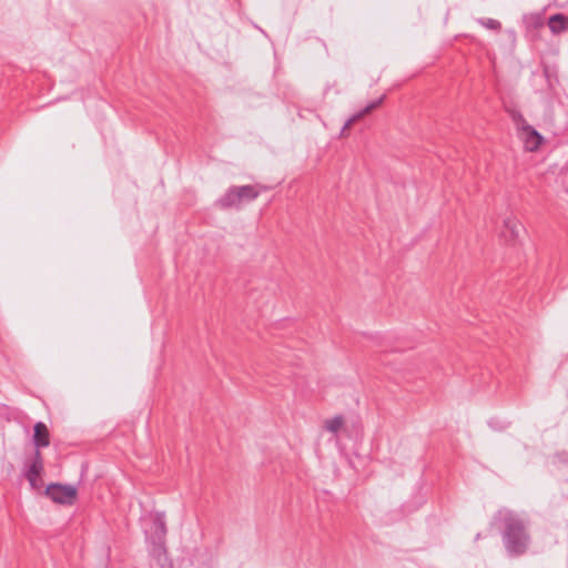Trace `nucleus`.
Returning <instances> with one entry per match:
<instances>
[{"label": "nucleus", "instance_id": "nucleus-8", "mask_svg": "<svg viewBox=\"0 0 568 568\" xmlns=\"http://www.w3.org/2000/svg\"><path fill=\"white\" fill-rule=\"evenodd\" d=\"M33 442L38 450L39 448L47 447L50 444L49 430L41 422L34 425Z\"/></svg>", "mask_w": 568, "mask_h": 568}, {"label": "nucleus", "instance_id": "nucleus-7", "mask_svg": "<svg viewBox=\"0 0 568 568\" xmlns=\"http://www.w3.org/2000/svg\"><path fill=\"white\" fill-rule=\"evenodd\" d=\"M323 429L332 434L336 443L339 442V435L346 429V420L343 415H335L323 420Z\"/></svg>", "mask_w": 568, "mask_h": 568}, {"label": "nucleus", "instance_id": "nucleus-12", "mask_svg": "<svg viewBox=\"0 0 568 568\" xmlns=\"http://www.w3.org/2000/svg\"><path fill=\"white\" fill-rule=\"evenodd\" d=\"M383 101V98H379L378 100L369 103L366 108H364L361 112H358L359 114H362V118L366 114H368L371 111H373L375 108H377Z\"/></svg>", "mask_w": 568, "mask_h": 568}, {"label": "nucleus", "instance_id": "nucleus-1", "mask_svg": "<svg viewBox=\"0 0 568 568\" xmlns=\"http://www.w3.org/2000/svg\"><path fill=\"white\" fill-rule=\"evenodd\" d=\"M499 519L504 523V542L510 554H523L529 544L524 521L509 510H500Z\"/></svg>", "mask_w": 568, "mask_h": 568}, {"label": "nucleus", "instance_id": "nucleus-14", "mask_svg": "<svg viewBox=\"0 0 568 568\" xmlns=\"http://www.w3.org/2000/svg\"><path fill=\"white\" fill-rule=\"evenodd\" d=\"M359 119H362V114L359 113H356L354 115H352L347 121L346 123L344 124L343 129H342V134H344L345 131H347L355 122H357Z\"/></svg>", "mask_w": 568, "mask_h": 568}, {"label": "nucleus", "instance_id": "nucleus-10", "mask_svg": "<svg viewBox=\"0 0 568 568\" xmlns=\"http://www.w3.org/2000/svg\"><path fill=\"white\" fill-rule=\"evenodd\" d=\"M524 23L529 29H537L542 26V16L540 13H529L524 17Z\"/></svg>", "mask_w": 568, "mask_h": 568}, {"label": "nucleus", "instance_id": "nucleus-5", "mask_svg": "<svg viewBox=\"0 0 568 568\" xmlns=\"http://www.w3.org/2000/svg\"><path fill=\"white\" fill-rule=\"evenodd\" d=\"M43 460L40 450L36 449L33 458L26 464L24 475L32 489H39L42 485L41 475Z\"/></svg>", "mask_w": 568, "mask_h": 568}, {"label": "nucleus", "instance_id": "nucleus-9", "mask_svg": "<svg viewBox=\"0 0 568 568\" xmlns=\"http://www.w3.org/2000/svg\"><path fill=\"white\" fill-rule=\"evenodd\" d=\"M548 26L552 33H561L568 29V17L561 13L554 14L549 18Z\"/></svg>", "mask_w": 568, "mask_h": 568}, {"label": "nucleus", "instance_id": "nucleus-2", "mask_svg": "<svg viewBox=\"0 0 568 568\" xmlns=\"http://www.w3.org/2000/svg\"><path fill=\"white\" fill-rule=\"evenodd\" d=\"M262 190L257 185L232 186L216 201V205L221 209H239L255 200Z\"/></svg>", "mask_w": 568, "mask_h": 568}, {"label": "nucleus", "instance_id": "nucleus-4", "mask_svg": "<svg viewBox=\"0 0 568 568\" xmlns=\"http://www.w3.org/2000/svg\"><path fill=\"white\" fill-rule=\"evenodd\" d=\"M45 494L57 504L72 505L77 498V488L72 485L50 484Z\"/></svg>", "mask_w": 568, "mask_h": 568}, {"label": "nucleus", "instance_id": "nucleus-6", "mask_svg": "<svg viewBox=\"0 0 568 568\" xmlns=\"http://www.w3.org/2000/svg\"><path fill=\"white\" fill-rule=\"evenodd\" d=\"M524 230L521 222L515 216H507L503 221L501 237L507 243H515L519 240Z\"/></svg>", "mask_w": 568, "mask_h": 568}, {"label": "nucleus", "instance_id": "nucleus-13", "mask_svg": "<svg viewBox=\"0 0 568 568\" xmlns=\"http://www.w3.org/2000/svg\"><path fill=\"white\" fill-rule=\"evenodd\" d=\"M481 24L487 28V29H491V30H497L500 28V23L499 21L497 20H494V19H485V20H481Z\"/></svg>", "mask_w": 568, "mask_h": 568}, {"label": "nucleus", "instance_id": "nucleus-3", "mask_svg": "<svg viewBox=\"0 0 568 568\" xmlns=\"http://www.w3.org/2000/svg\"><path fill=\"white\" fill-rule=\"evenodd\" d=\"M517 132L527 151H537L542 142V136L521 118L517 121Z\"/></svg>", "mask_w": 568, "mask_h": 568}, {"label": "nucleus", "instance_id": "nucleus-11", "mask_svg": "<svg viewBox=\"0 0 568 568\" xmlns=\"http://www.w3.org/2000/svg\"><path fill=\"white\" fill-rule=\"evenodd\" d=\"M153 527H154V534L155 536L161 539L164 537L166 529H165V523L162 516H156L153 520Z\"/></svg>", "mask_w": 568, "mask_h": 568}]
</instances>
